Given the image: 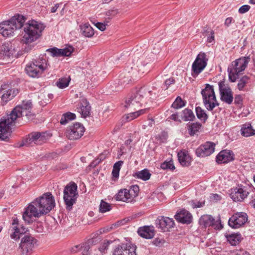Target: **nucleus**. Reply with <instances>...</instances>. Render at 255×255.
<instances>
[{
  "label": "nucleus",
  "mask_w": 255,
  "mask_h": 255,
  "mask_svg": "<svg viewBox=\"0 0 255 255\" xmlns=\"http://www.w3.org/2000/svg\"><path fill=\"white\" fill-rule=\"evenodd\" d=\"M220 220H218L216 221L214 220V224L211 226L214 228V229L217 230H221L223 228V225L221 224L220 222H219Z\"/></svg>",
  "instance_id": "052dcab7"
},
{
  "label": "nucleus",
  "mask_w": 255,
  "mask_h": 255,
  "mask_svg": "<svg viewBox=\"0 0 255 255\" xmlns=\"http://www.w3.org/2000/svg\"><path fill=\"white\" fill-rule=\"evenodd\" d=\"M90 242L81 244L80 251H82V255L84 254H86V255H88V252L90 248L89 245Z\"/></svg>",
  "instance_id": "864d4df0"
},
{
  "label": "nucleus",
  "mask_w": 255,
  "mask_h": 255,
  "mask_svg": "<svg viewBox=\"0 0 255 255\" xmlns=\"http://www.w3.org/2000/svg\"><path fill=\"white\" fill-rule=\"evenodd\" d=\"M139 189L137 185H133L129 189H122L119 191L116 195L117 200L127 203H132L138 196Z\"/></svg>",
  "instance_id": "6e6552de"
},
{
  "label": "nucleus",
  "mask_w": 255,
  "mask_h": 255,
  "mask_svg": "<svg viewBox=\"0 0 255 255\" xmlns=\"http://www.w3.org/2000/svg\"><path fill=\"white\" fill-rule=\"evenodd\" d=\"M96 27L100 29L101 31H104L106 29V24H104L103 23L98 22L96 25Z\"/></svg>",
  "instance_id": "338daca9"
},
{
  "label": "nucleus",
  "mask_w": 255,
  "mask_h": 255,
  "mask_svg": "<svg viewBox=\"0 0 255 255\" xmlns=\"http://www.w3.org/2000/svg\"><path fill=\"white\" fill-rule=\"evenodd\" d=\"M195 116L191 110L185 109L182 111V119L184 121H193Z\"/></svg>",
  "instance_id": "a19ab883"
},
{
  "label": "nucleus",
  "mask_w": 255,
  "mask_h": 255,
  "mask_svg": "<svg viewBox=\"0 0 255 255\" xmlns=\"http://www.w3.org/2000/svg\"><path fill=\"white\" fill-rule=\"evenodd\" d=\"M178 160L183 166H188L191 162V157L186 151H181L178 153Z\"/></svg>",
  "instance_id": "bb28decb"
},
{
  "label": "nucleus",
  "mask_w": 255,
  "mask_h": 255,
  "mask_svg": "<svg viewBox=\"0 0 255 255\" xmlns=\"http://www.w3.org/2000/svg\"><path fill=\"white\" fill-rule=\"evenodd\" d=\"M137 179H142L143 181H146L149 179L151 174L147 169H144L140 171L136 172L133 175Z\"/></svg>",
  "instance_id": "58836bf2"
},
{
  "label": "nucleus",
  "mask_w": 255,
  "mask_h": 255,
  "mask_svg": "<svg viewBox=\"0 0 255 255\" xmlns=\"http://www.w3.org/2000/svg\"><path fill=\"white\" fill-rule=\"evenodd\" d=\"M164 242L163 240L160 239L159 238H155L153 241V244L156 246H161Z\"/></svg>",
  "instance_id": "e2e57ef3"
},
{
  "label": "nucleus",
  "mask_w": 255,
  "mask_h": 255,
  "mask_svg": "<svg viewBox=\"0 0 255 255\" xmlns=\"http://www.w3.org/2000/svg\"><path fill=\"white\" fill-rule=\"evenodd\" d=\"M61 56H69L73 51V48L71 46L66 47L63 49H60Z\"/></svg>",
  "instance_id": "603ef678"
},
{
  "label": "nucleus",
  "mask_w": 255,
  "mask_h": 255,
  "mask_svg": "<svg viewBox=\"0 0 255 255\" xmlns=\"http://www.w3.org/2000/svg\"><path fill=\"white\" fill-rule=\"evenodd\" d=\"M77 186L75 183L67 185L64 190L63 199L67 207H71L75 202L78 196Z\"/></svg>",
  "instance_id": "f8f14e48"
},
{
  "label": "nucleus",
  "mask_w": 255,
  "mask_h": 255,
  "mask_svg": "<svg viewBox=\"0 0 255 255\" xmlns=\"http://www.w3.org/2000/svg\"><path fill=\"white\" fill-rule=\"evenodd\" d=\"M146 111V109H144L134 112L130 113L125 115L124 118L127 122H129L138 117L140 115L144 114L145 113Z\"/></svg>",
  "instance_id": "c9c22d12"
},
{
  "label": "nucleus",
  "mask_w": 255,
  "mask_h": 255,
  "mask_svg": "<svg viewBox=\"0 0 255 255\" xmlns=\"http://www.w3.org/2000/svg\"><path fill=\"white\" fill-rule=\"evenodd\" d=\"M10 114L2 118L0 120V140L6 141L11 132L10 126L15 120L10 118Z\"/></svg>",
  "instance_id": "9b49d317"
},
{
  "label": "nucleus",
  "mask_w": 255,
  "mask_h": 255,
  "mask_svg": "<svg viewBox=\"0 0 255 255\" xmlns=\"http://www.w3.org/2000/svg\"><path fill=\"white\" fill-rule=\"evenodd\" d=\"M201 124L199 123H195L191 124H188V129L189 131V134L191 136H193L194 134L196 133L198 131H199V129L201 127Z\"/></svg>",
  "instance_id": "ea45409f"
},
{
  "label": "nucleus",
  "mask_w": 255,
  "mask_h": 255,
  "mask_svg": "<svg viewBox=\"0 0 255 255\" xmlns=\"http://www.w3.org/2000/svg\"><path fill=\"white\" fill-rule=\"evenodd\" d=\"M0 53L4 56L12 57L15 54V50L9 44H4L0 47Z\"/></svg>",
  "instance_id": "c85d7f7f"
},
{
  "label": "nucleus",
  "mask_w": 255,
  "mask_h": 255,
  "mask_svg": "<svg viewBox=\"0 0 255 255\" xmlns=\"http://www.w3.org/2000/svg\"><path fill=\"white\" fill-rule=\"evenodd\" d=\"M243 102V98L241 95H236L234 100V103L236 105H241Z\"/></svg>",
  "instance_id": "bf43d9fd"
},
{
  "label": "nucleus",
  "mask_w": 255,
  "mask_h": 255,
  "mask_svg": "<svg viewBox=\"0 0 255 255\" xmlns=\"http://www.w3.org/2000/svg\"><path fill=\"white\" fill-rule=\"evenodd\" d=\"M249 57H242L233 61L228 68L229 80L236 82L241 72L244 71L250 61Z\"/></svg>",
  "instance_id": "20e7f679"
},
{
  "label": "nucleus",
  "mask_w": 255,
  "mask_h": 255,
  "mask_svg": "<svg viewBox=\"0 0 255 255\" xmlns=\"http://www.w3.org/2000/svg\"><path fill=\"white\" fill-rule=\"evenodd\" d=\"M69 78H62L59 79L56 82V85L58 88L63 89L69 85Z\"/></svg>",
  "instance_id": "c03bdc74"
},
{
  "label": "nucleus",
  "mask_w": 255,
  "mask_h": 255,
  "mask_svg": "<svg viewBox=\"0 0 255 255\" xmlns=\"http://www.w3.org/2000/svg\"><path fill=\"white\" fill-rule=\"evenodd\" d=\"M111 209V208H93V210L89 211L88 214L90 217H94L95 219H98L101 218L99 214L108 212Z\"/></svg>",
  "instance_id": "e433bc0d"
},
{
  "label": "nucleus",
  "mask_w": 255,
  "mask_h": 255,
  "mask_svg": "<svg viewBox=\"0 0 255 255\" xmlns=\"http://www.w3.org/2000/svg\"><path fill=\"white\" fill-rule=\"evenodd\" d=\"M47 51L49 52L51 55L53 57H61V53L60 49H58L56 47H53L52 48L48 49Z\"/></svg>",
  "instance_id": "3c124183"
},
{
  "label": "nucleus",
  "mask_w": 255,
  "mask_h": 255,
  "mask_svg": "<svg viewBox=\"0 0 255 255\" xmlns=\"http://www.w3.org/2000/svg\"><path fill=\"white\" fill-rule=\"evenodd\" d=\"M127 244V247L124 249L123 255H136V246L132 244Z\"/></svg>",
  "instance_id": "79ce46f5"
},
{
  "label": "nucleus",
  "mask_w": 255,
  "mask_h": 255,
  "mask_svg": "<svg viewBox=\"0 0 255 255\" xmlns=\"http://www.w3.org/2000/svg\"><path fill=\"white\" fill-rule=\"evenodd\" d=\"M248 220L246 213L238 212L233 215L229 220V225L233 229H238L243 226Z\"/></svg>",
  "instance_id": "a211bd4d"
},
{
  "label": "nucleus",
  "mask_w": 255,
  "mask_h": 255,
  "mask_svg": "<svg viewBox=\"0 0 255 255\" xmlns=\"http://www.w3.org/2000/svg\"><path fill=\"white\" fill-rule=\"evenodd\" d=\"M235 255H250L249 253L244 250L238 251Z\"/></svg>",
  "instance_id": "774afa93"
},
{
  "label": "nucleus",
  "mask_w": 255,
  "mask_h": 255,
  "mask_svg": "<svg viewBox=\"0 0 255 255\" xmlns=\"http://www.w3.org/2000/svg\"><path fill=\"white\" fill-rule=\"evenodd\" d=\"M48 66L47 60L42 56L33 59L31 63L26 65L25 70L29 76L38 78L45 70L48 69Z\"/></svg>",
  "instance_id": "7ed1b4c3"
},
{
  "label": "nucleus",
  "mask_w": 255,
  "mask_h": 255,
  "mask_svg": "<svg viewBox=\"0 0 255 255\" xmlns=\"http://www.w3.org/2000/svg\"><path fill=\"white\" fill-rule=\"evenodd\" d=\"M82 34L86 37H91L94 34V29L88 23H85L80 26Z\"/></svg>",
  "instance_id": "2f4dec72"
},
{
  "label": "nucleus",
  "mask_w": 255,
  "mask_h": 255,
  "mask_svg": "<svg viewBox=\"0 0 255 255\" xmlns=\"http://www.w3.org/2000/svg\"><path fill=\"white\" fill-rule=\"evenodd\" d=\"M147 64V63H143L141 60H137L136 64H133V66H131L130 63H128V65L126 68V71H127L128 73H130V70L131 69L138 71L139 72H141L142 73L147 72L149 70V68L146 67Z\"/></svg>",
  "instance_id": "b1692460"
},
{
  "label": "nucleus",
  "mask_w": 255,
  "mask_h": 255,
  "mask_svg": "<svg viewBox=\"0 0 255 255\" xmlns=\"http://www.w3.org/2000/svg\"><path fill=\"white\" fill-rule=\"evenodd\" d=\"M249 193L250 188L241 184L231 189L230 196L234 201L242 202L248 197Z\"/></svg>",
  "instance_id": "2eb2a0df"
},
{
  "label": "nucleus",
  "mask_w": 255,
  "mask_h": 255,
  "mask_svg": "<svg viewBox=\"0 0 255 255\" xmlns=\"http://www.w3.org/2000/svg\"><path fill=\"white\" fill-rule=\"evenodd\" d=\"M198 59H195L192 65V76L193 77H197L200 73H201L206 67L207 65L198 63Z\"/></svg>",
  "instance_id": "cd10ccee"
},
{
  "label": "nucleus",
  "mask_w": 255,
  "mask_h": 255,
  "mask_svg": "<svg viewBox=\"0 0 255 255\" xmlns=\"http://www.w3.org/2000/svg\"><path fill=\"white\" fill-rule=\"evenodd\" d=\"M227 241L232 246H236L241 241L242 237L240 234H227L225 235Z\"/></svg>",
  "instance_id": "7c9ffc66"
},
{
  "label": "nucleus",
  "mask_w": 255,
  "mask_h": 255,
  "mask_svg": "<svg viewBox=\"0 0 255 255\" xmlns=\"http://www.w3.org/2000/svg\"><path fill=\"white\" fill-rule=\"evenodd\" d=\"M156 227L163 232H170L174 228L175 223L172 218L167 217L159 216L155 220Z\"/></svg>",
  "instance_id": "f3484780"
},
{
  "label": "nucleus",
  "mask_w": 255,
  "mask_h": 255,
  "mask_svg": "<svg viewBox=\"0 0 255 255\" xmlns=\"http://www.w3.org/2000/svg\"><path fill=\"white\" fill-rule=\"evenodd\" d=\"M137 233L141 237L150 239L155 235L154 227L153 226H144L139 227L137 230Z\"/></svg>",
  "instance_id": "4be33fe9"
},
{
  "label": "nucleus",
  "mask_w": 255,
  "mask_h": 255,
  "mask_svg": "<svg viewBox=\"0 0 255 255\" xmlns=\"http://www.w3.org/2000/svg\"><path fill=\"white\" fill-rule=\"evenodd\" d=\"M196 113L197 118L201 121L206 122L208 118L205 111L200 107L196 108Z\"/></svg>",
  "instance_id": "37998d69"
},
{
  "label": "nucleus",
  "mask_w": 255,
  "mask_h": 255,
  "mask_svg": "<svg viewBox=\"0 0 255 255\" xmlns=\"http://www.w3.org/2000/svg\"><path fill=\"white\" fill-rule=\"evenodd\" d=\"M198 59L199 60L198 63L202 64V62H203V63L204 62V64H205V65H207L208 58L207 57V56L205 53L202 52H200L197 56L195 59Z\"/></svg>",
  "instance_id": "09e8293b"
},
{
  "label": "nucleus",
  "mask_w": 255,
  "mask_h": 255,
  "mask_svg": "<svg viewBox=\"0 0 255 255\" xmlns=\"http://www.w3.org/2000/svg\"><path fill=\"white\" fill-rule=\"evenodd\" d=\"M201 94L204 106L208 111H211L219 106L213 86L207 84L206 87L202 90Z\"/></svg>",
  "instance_id": "423d86ee"
},
{
  "label": "nucleus",
  "mask_w": 255,
  "mask_h": 255,
  "mask_svg": "<svg viewBox=\"0 0 255 255\" xmlns=\"http://www.w3.org/2000/svg\"><path fill=\"white\" fill-rule=\"evenodd\" d=\"M32 103L29 100L23 101L22 103L16 107H15L10 112V117L12 120H16L21 117L25 116L28 119L33 117V115L31 112L32 109Z\"/></svg>",
  "instance_id": "0eeeda50"
},
{
  "label": "nucleus",
  "mask_w": 255,
  "mask_h": 255,
  "mask_svg": "<svg viewBox=\"0 0 255 255\" xmlns=\"http://www.w3.org/2000/svg\"><path fill=\"white\" fill-rule=\"evenodd\" d=\"M25 19L23 15L17 14L0 23V33L6 37L13 35L15 31L23 26Z\"/></svg>",
  "instance_id": "f03ea898"
},
{
  "label": "nucleus",
  "mask_w": 255,
  "mask_h": 255,
  "mask_svg": "<svg viewBox=\"0 0 255 255\" xmlns=\"http://www.w3.org/2000/svg\"><path fill=\"white\" fill-rule=\"evenodd\" d=\"M234 159V154L232 151L223 150L216 156V161L219 164L227 163Z\"/></svg>",
  "instance_id": "412c9836"
},
{
  "label": "nucleus",
  "mask_w": 255,
  "mask_h": 255,
  "mask_svg": "<svg viewBox=\"0 0 255 255\" xmlns=\"http://www.w3.org/2000/svg\"><path fill=\"white\" fill-rule=\"evenodd\" d=\"M76 119V115L75 114L71 112H67L62 115L61 119L60 120V123L61 125H65L68 122Z\"/></svg>",
  "instance_id": "4c0bfd02"
},
{
  "label": "nucleus",
  "mask_w": 255,
  "mask_h": 255,
  "mask_svg": "<svg viewBox=\"0 0 255 255\" xmlns=\"http://www.w3.org/2000/svg\"><path fill=\"white\" fill-rule=\"evenodd\" d=\"M127 247V244H122L120 245H118L114 249L113 255H123L124 253V249Z\"/></svg>",
  "instance_id": "de8ad7c7"
},
{
  "label": "nucleus",
  "mask_w": 255,
  "mask_h": 255,
  "mask_svg": "<svg viewBox=\"0 0 255 255\" xmlns=\"http://www.w3.org/2000/svg\"><path fill=\"white\" fill-rule=\"evenodd\" d=\"M23 26V32L21 41L26 44L38 39L45 28L43 23L34 20L28 21Z\"/></svg>",
  "instance_id": "f257e3e1"
},
{
  "label": "nucleus",
  "mask_w": 255,
  "mask_h": 255,
  "mask_svg": "<svg viewBox=\"0 0 255 255\" xmlns=\"http://www.w3.org/2000/svg\"><path fill=\"white\" fill-rule=\"evenodd\" d=\"M161 168L163 169H175V167L172 161H165L161 165Z\"/></svg>",
  "instance_id": "5fc2aeb1"
},
{
  "label": "nucleus",
  "mask_w": 255,
  "mask_h": 255,
  "mask_svg": "<svg viewBox=\"0 0 255 255\" xmlns=\"http://www.w3.org/2000/svg\"><path fill=\"white\" fill-rule=\"evenodd\" d=\"M81 245H76L71 248L70 251L72 253H76L80 251Z\"/></svg>",
  "instance_id": "69168bd1"
},
{
  "label": "nucleus",
  "mask_w": 255,
  "mask_h": 255,
  "mask_svg": "<svg viewBox=\"0 0 255 255\" xmlns=\"http://www.w3.org/2000/svg\"><path fill=\"white\" fill-rule=\"evenodd\" d=\"M251 82L250 78L244 75L240 78L238 81L237 88L239 91H244L248 84Z\"/></svg>",
  "instance_id": "473e14b6"
},
{
  "label": "nucleus",
  "mask_w": 255,
  "mask_h": 255,
  "mask_svg": "<svg viewBox=\"0 0 255 255\" xmlns=\"http://www.w3.org/2000/svg\"><path fill=\"white\" fill-rule=\"evenodd\" d=\"M174 217L177 221L184 224H189L192 221L191 214L185 209L177 213Z\"/></svg>",
  "instance_id": "393cba45"
},
{
  "label": "nucleus",
  "mask_w": 255,
  "mask_h": 255,
  "mask_svg": "<svg viewBox=\"0 0 255 255\" xmlns=\"http://www.w3.org/2000/svg\"><path fill=\"white\" fill-rule=\"evenodd\" d=\"M185 105V102L180 97H177L172 105V107L174 109H180Z\"/></svg>",
  "instance_id": "a18cd8bd"
},
{
  "label": "nucleus",
  "mask_w": 255,
  "mask_h": 255,
  "mask_svg": "<svg viewBox=\"0 0 255 255\" xmlns=\"http://www.w3.org/2000/svg\"><path fill=\"white\" fill-rule=\"evenodd\" d=\"M150 91H148L145 88H141L130 94L126 98L125 107L126 108L135 109L140 106L142 104L144 97Z\"/></svg>",
  "instance_id": "39448f33"
},
{
  "label": "nucleus",
  "mask_w": 255,
  "mask_h": 255,
  "mask_svg": "<svg viewBox=\"0 0 255 255\" xmlns=\"http://www.w3.org/2000/svg\"><path fill=\"white\" fill-rule=\"evenodd\" d=\"M241 134L245 137L255 135V129L253 128L251 124L246 123L243 125L241 129Z\"/></svg>",
  "instance_id": "c756f323"
},
{
  "label": "nucleus",
  "mask_w": 255,
  "mask_h": 255,
  "mask_svg": "<svg viewBox=\"0 0 255 255\" xmlns=\"http://www.w3.org/2000/svg\"><path fill=\"white\" fill-rule=\"evenodd\" d=\"M218 86L220 93L222 92H225L226 91L227 92L228 91V90H231L229 85L226 84L224 81H220L218 83Z\"/></svg>",
  "instance_id": "8fccbe9b"
},
{
  "label": "nucleus",
  "mask_w": 255,
  "mask_h": 255,
  "mask_svg": "<svg viewBox=\"0 0 255 255\" xmlns=\"http://www.w3.org/2000/svg\"><path fill=\"white\" fill-rule=\"evenodd\" d=\"M55 205L54 196L50 192H46L29 203L27 207H55Z\"/></svg>",
  "instance_id": "1a4fd4ad"
},
{
  "label": "nucleus",
  "mask_w": 255,
  "mask_h": 255,
  "mask_svg": "<svg viewBox=\"0 0 255 255\" xmlns=\"http://www.w3.org/2000/svg\"><path fill=\"white\" fill-rule=\"evenodd\" d=\"M123 163L124 162L123 161H121V160L118 161V162H116L114 164V166H113V169L118 170H120L121 167L122 165H123Z\"/></svg>",
  "instance_id": "0e129e2a"
},
{
  "label": "nucleus",
  "mask_w": 255,
  "mask_h": 255,
  "mask_svg": "<svg viewBox=\"0 0 255 255\" xmlns=\"http://www.w3.org/2000/svg\"><path fill=\"white\" fill-rule=\"evenodd\" d=\"M250 7V6L249 5H243L239 8V12L240 13H245L249 10Z\"/></svg>",
  "instance_id": "13d9d810"
},
{
  "label": "nucleus",
  "mask_w": 255,
  "mask_h": 255,
  "mask_svg": "<svg viewBox=\"0 0 255 255\" xmlns=\"http://www.w3.org/2000/svg\"><path fill=\"white\" fill-rule=\"evenodd\" d=\"M221 96V100L222 101L225 102L226 104L230 105L232 103L233 101V92L232 90H228L225 92H222L220 93Z\"/></svg>",
  "instance_id": "72a5a7b5"
},
{
  "label": "nucleus",
  "mask_w": 255,
  "mask_h": 255,
  "mask_svg": "<svg viewBox=\"0 0 255 255\" xmlns=\"http://www.w3.org/2000/svg\"><path fill=\"white\" fill-rule=\"evenodd\" d=\"M221 199V195L218 194H211L209 196L210 201L212 202H217L220 201Z\"/></svg>",
  "instance_id": "6e6d98bb"
},
{
  "label": "nucleus",
  "mask_w": 255,
  "mask_h": 255,
  "mask_svg": "<svg viewBox=\"0 0 255 255\" xmlns=\"http://www.w3.org/2000/svg\"><path fill=\"white\" fill-rule=\"evenodd\" d=\"M85 128L80 123H76L69 126L66 131V136L70 140H77L83 135Z\"/></svg>",
  "instance_id": "dca6fc26"
},
{
  "label": "nucleus",
  "mask_w": 255,
  "mask_h": 255,
  "mask_svg": "<svg viewBox=\"0 0 255 255\" xmlns=\"http://www.w3.org/2000/svg\"><path fill=\"white\" fill-rule=\"evenodd\" d=\"M22 214L23 219L28 223H30L33 218H38L48 213L52 208H25Z\"/></svg>",
  "instance_id": "4468645a"
},
{
  "label": "nucleus",
  "mask_w": 255,
  "mask_h": 255,
  "mask_svg": "<svg viewBox=\"0 0 255 255\" xmlns=\"http://www.w3.org/2000/svg\"><path fill=\"white\" fill-rule=\"evenodd\" d=\"M215 144L207 141L201 145L196 150V154L198 157H205L212 154L215 151Z\"/></svg>",
  "instance_id": "aec40b11"
},
{
  "label": "nucleus",
  "mask_w": 255,
  "mask_h": 255,
  "mask_svg": "<svg viewBox=\"0 0 255 255\" xmlns=\"http://www.w3.org/2000/svg\"><path fill=\"white\" fill-rule=\"evenodd\" d=\"M47 138L45 133L39 132H32L23 141L20 146H33L34 144L40 145L45 142Z\"/></svg>",
  "instance_id": "ddd939ff"
},
{
  "label": "nucleus",
  "mask_w": 255,
  "mask_h": 255,
  "mask_svg": "<svg viewBox=\"0 0 255 255\" xmlns=\"http://www.w3.org/2000/svg\"><path fill=\"white\" fill-rule=\"evenodd\" d=\"M214 222V219L211 215H208L202 216L199 220L200 224L205 227L211 226L213 225Z\"/></svg>",
  "instance_id": "f704fd0d"
},
{
  "label": "nucleus",
  "mask_w": 255,
  "mask_h": 255,
  "mask_svg": "<svg viewBox=\"0 0 255 255\" xmlns=\"http://www.w3.org/2000/svg\"><path fill=\"white\" fill-rule=\"evenodd\" d=\"M10 229L12 232L10 234V237L12 239L17 240L20 238V235L25 233L27 230L24 226L19 224L17 217H13Z\"/></svg>",
  "instance_id": "6ab92c4d"
},
{
  "label": "nucleus",
  "mask_w": 255,
  "mask_h": 255,
  "mask_svg": "<svg viewBox=\"0 0 255 255\" xmlns=\"http://www.w3.org/2000/svg\"><path fill=\"white\" fill-rule=\"evenodd\" d=\"M174 83H175V80L173 79V78H170L167 79L164 82V85L165 86V89H167L170 85L173 84Z\"/></svg>",
  "instance_id": "680f3d73"
},
{
  "label": "nucleus",
  "mask_w": 255,
  "mask_h": 255,
  "mask_svg": "<svg viewBox=\"0 0 255 255\" xmlns=\"http://www.w3.org/2000/svg\"><path fill=\"white\" fill-rule=\"evenodd\" d=\"M130 82L131 79L130 75H128L127 76H123V74H121L120 75V78L119 81V85L123 86H126L127 85L129 84Z\"/></svg>",
  "instance_id": "49530a36"
},
{
  "label": "nucleus",
  "mask_w": 255,
  "mask_h": 255,
  "mask_svg": "<svg viewBox=\"0 0 255 255\" xmlns=\"http://www.w3.org/2000/svg\"><path fill=\"white\" fill-rule=\"evenodd\" d=\"M77 110L83 117L86 118L90 114L91 106L86 99H83L81 100Z\"/></svg>",
  "instance_id": "a878e982"
},
{
  "label": "nucleus",
  "mask_w": 255,
  "mask_h": 255,
  "mask_svg": "<svg viewBox=\"0 0 255 255\" xmlns=\"http://www.w3.org/2000/svg\"><path fill=\"white\" fill-rule=\"evenodd\" d=\"M205 36L207 37V41L208 42H212L214 41V32L212 30L206 31Z\"/></svg>",
  "instance_id": "4d7b16f0"
},
{
  "label": "nucleus",
  "mask_w": 255,
  "mask_h": 255,
  "mask_svg": "<svg viewBox=\"0 0 255 255\" xmlns=\"http://www.w3.org/2000/svg\"><path fill=\"white\" fill-rule=\"evenodd\" d=\"M37 240L31 235H25L21 239L17 251L20 255H30Z\"/></svg>",
  "instance_id": "9d476101"
},
{
  "label": "nucleus",
  "mask_w": 255,
  "mask_h": 255,
  "mask_svg": "<svg viewBox=\"0 0 255 255\" xmlns=\"http://www.w3.org/2000/svg\"><path fill=\"white\" fill-rule=\"evenodd\" d=\"M5 85L1 86L0 89V94H2L1 98L2 102L6 103L14 97L17 93V90L9 89L7 90H4Z\"/></svg>",
  "instance_id": "5701e85b"
}]
</instances>
